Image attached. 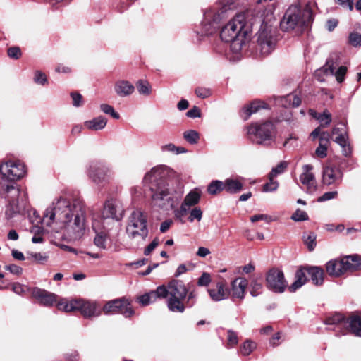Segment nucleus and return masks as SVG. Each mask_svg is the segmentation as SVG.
Returning a JSON list of instances; mask_svg holds the SVG:
<instances>
[{
	"mask_svg": "<svg viewBox=\"0 0 361 361\" xmlns=\"http://www.w3.org/2000/svg\"><path fill=\"white\" fill-rule=\"evenodd\" d=\"M85 207L80 202L71 204L65 197L55 200L44 212L42 223L51 227L59 239L80 238L85 228Z\"/></svg>",
	"mask_w": 361,
	"mask_h": 361,
	"instance_id": "nucleus-1",
	"label": "nucleus"
},
{
	"mask_svg": "<svg viewBox=\"0 0 361 361\" xmlns=\"http://www.w3.org/2000/svg\"><path fill=\"white\" fill-rule=\"evenodd\" d=\"M255 11L256 8L237 14L222 27L221 39L231 42L233 51H240L249 39L252 26L257 20Z\"/></svg>",
	"mask_w": 361,
	"mask_h": 361,
	"instance_id": "nucleus-2",
	"label": "nucleus"
},
{
	"mask_svg": "<svg viewBox=\"0 0 361 361\" xmlns=\"http://www.w3.org/2000/svg\"><path fill=\"white\" fill-rule=\"evenodd\" d=\"M276 4H272L267 7H257L255 23H261L257 32V51L266 56L276 48L277 43L276 28L273 25L275 22L274 10Z\"/></svg>",
	"mask_w": 361,
	"mask_h": 361,
	"instance_id": "nucleus-3",
	"label": "nucleus"
},
{
	"mask_svg": "<svg viewBox=\"0 0 361 361\" xmlns=\"http://www.w3.org/2000/svg\"><path fill=\"white\" fill-rule=\"evenodd\" d=\"M167 173V170L164 167L156 166L147 173L144 177V182L146 184H149L152 204L161 208L171 207L173 204L166 181Z\"/></svg>",
	"mask_w": 361,
	"mask_h": 361,
	"instance_id": "nucleus-4",
	"label": "nucleus"
},
{
	"mask_svg": "<svg viewBox=\"0 0 361 361\" xmlns=\"http://www.w3.org/2000/svg\"><path fill=\"white\" fill-rule=\"evenodd\" d=\"M315 5V2L309 1L303 10L298 4L290 5L281 21V28L284 31H290L308 26L313 20L312 8Z\"/></svg>",
	"mask_w": 361,
	"mask_h": 361,
	"instance_id": "nucleus-5",
	"label": "nucleus"
},
{
	"mask_svg": "<svg viewBox=\"0 0 361 361\" xmlns=\"http://www.w3.org/2000/svg\"><path fill=\"white\" fill-rule=\"evenodd\" d=\"M160 298L167 299V307L173 312L183 313L185 309V300L188 289L182 281L172 280L166 286L157 287Z\"/></svg>",
	"mask_w": 361,
	"mask_h": 361,
	"instance_id": "nucleus-6",
	"label": "nucleus"
},
{
	"mask_svg": "<svg viewBox=\"0 0 361 361\" xmlns=\"http://www.w3.org/2000/svg\"><path fill=\"white\" fill-rule=\"evenodd\" d=\"M148 233L147 216L140 210L133 211L126 226V233L128 238L138 243H142L145 241Z\"/></svg>",
	"mask_w": 361,
	"mask_h": 361,
	"instance_id": "nucleus-7",
	"label": "nucleus"
},
{
	"mask_svg": "<svg viewBox=\"0 0 361 361\" xmlns=\"http://www.w3.org/2000/svg\"><path fill=\"white\" fill-rule=\"evenodd\" d=\"M5 198L8 201L6 214L10 218L13 214L25 210L28 204L27 192L13 185L6 187Z\"/></svg>",
	"mask_w": 361,
	"mask_h": 361,
	"instance_id": "nucleus-8",
	"label": "nucleus"
},
{
	"mask_svg": "<svg viewBox=\"0 0 361 361\" xmlns=\"http://www.w3.org/2000/svg\"><path fill=\"white\" fill-rule=\"evenodd\" d=\"M357 258L353 255H348L341 259L329 261L326 264V270L329 275L338 277L348 271L357 270Z\"/></svg>",
	"mask_w": 361,
	"mask_h": 361,
	"instance_id": "nucleus-9",
	"label": "nucleus"
},
{
	"mask_svg": "<svg viewBox=\"0 0 361 361\" xmlns=\"http://www.w3.org/2000/svg\"><path fill=\"white\" fill-rule=\"evenodd\" d=\"M274 131V124L270 121L252 123L247 128L250 139L257 144H263L272 140Z\"/></svg>",
	"mask_w": 361,
	"mask_h": 361,
	"instance_id": "nucleus-10",
	"label": "nucleus"
},
{
	"mask_svg": "<svg viewBox=\"0 0 361 361\" xmlns=\"http://www.w3.org/2000/svg\"><path fill=\"white\" fill-rule=\"evenodd\" d=\"M266 283L269 290L277 293H283L288 287L283 272L277 268L271 269L267 272Z\"/></svg>",
	"mask_w": 361,
	"mask_h": 361,
	"instance_id": "nucleus-11",
	"label": "nucleus"
},
{
	"mask_svg": "<svg viewBox=\"0 0 361 361\" xmlns=\"http://www.w3.org/2000/svg\"><path fill=\"white\" fill-rule=\"evenodd\" d=\"M102 310L105 314L121 313L126 317H129L134 314L129 300L125 298L109 301L104 305Z\"/></svg>",
	"mask_w": 361,
	"mask_h": 361,
	"instance_id": "nucleus-12",
	"label": "nucleus"
},
{
	"mask_svg": "<svg viewBox=\"0 0 361 361\" xmlns=\"http://www.w3.org/2000/svg\"><path fill=\"white\" fill-rule=\"evenodd\" d=\"M0 172L4 179L14 181L23 177L25 168L20 161H8L0 166Z\"/></svg>",
	"mask_w": 361,
	"mask_h": 361,
	"instance_id": "nucleus-13",
	"label": "nucleus"
},
{
	"mask_svg": "<svg viewBox=\"0 0 361 361\" xmlns=\"http://www.w3.org/2000/svg\"><path fill=\"white\" fill-rule=\"evenodd\" d=\"M343 179V172L334 161H329L322 171V181L326 185H338Z\"/></svg>",
	"mask_w": 361,
	"mask_h": 361,
	"instance_id": "nucleus-14",
	"label": "nucleus"
},
{
	"mask_svg": "<svg viewBox=\"0 0 361 361\" xmlns=\"http://www.w3.org/2000/svg\"><path fill=\"white\" fill-rule=\"evenodd\" d=\"M111 175L109 167L99 163H91L87 168V176L96 184L108 182Z\"/></svg>",
	"mask_w": 361,
	"mask_h": 361,
	"instance_id": "nucleus-15",
	"label": "nucleus"
},
{
	"mask_svg": "<svg viewBox=\"0 0 361 361\" xmlns=\"http://www.w3.org/2000/svg\"><path fill=\"white\" fill-rule=\"evenodd\" d=\"M123 216V209L120 201L111 198L107 200L103 207L102 218L103 219H111L120 221Z\"/></svg>",
	"mask_w": 361,
	"mask_h": 361,
	"instance_id": "nucleus-16",
	"label": "nucleus"
},
{
	"mask_svg": "<svg viewBox=\"0 0 361 361\" xmlns=\"http://www.w3.org/2000/svg\"><path fill=\"white\" fill-rule=\"evenodd\" d=\"M78 310L85 318L97 317L102 313L100 304L94 300H78Z\"/></svg>",
	"mask_w": 361,
	"mask_h": 361,
	"instance_id": "nucleus-17",
	"label": "nucleus"
},
{
	"mask_svg": "<svg viewBox=\"0 0 361 361\" xmlns=\"http://www.w3.org/2000/svg\"><path fill=\"white\" fill-rule=\"evenodd\" d=\"M200 199V193L198 190L190 191L185 197L180 209L175 212V216L178 219H181L190 211L192 206L197 204Z\"/></svg>",
	"mask_w": 361,
	"mask_h": 361,
	"instance_id": "nucleus-18",
	"label": "nucleus"
},
{
	"mask_svg": "<svg viewBox=\"0 0 361 361\" xmlns=\"http://www.w3.org/2000/svg\"><path fill=\"white\" fill-rule=\"evenodd\" d=\"M313 166L310 164H305L302 166V173L300 176L301 183L307 188L310 192H312L317 189V183L314 175L311 172Z\"/></svg>",
	"mask_w": 361,
	"mask_h": 361,
	"instance_id": "nucleus-19",
	"label": "nucleus"
},
{
	"mask_svg": "<svg viewBox=\"0 0 361 361\" xmlns=\"http://www.w3.org/2000/svg\"><path fill=\"white\" fill-rule=\"evenodd\" d=\"M332 135L336 136L334 141L343 148V154L345 156L348 155L350 153V148L345 126L342 125L341 127H334L332 130Z\"/></svg>",
	"mask_w": 361,
	"mask_h": 361,
	"instance_id": "nucleus-20",
	"label": "nucleus"
},
{
	"mask_svg": "<svg viewBox=\"0 0 361 361\" xmlns=\"http://www.w3.org/2000/svg\"><path fill=\"white\" fill-rule=\"evenodd\" d=\"M248 285L246 279L243 277H237L231 283V294L233 298L243 300L245 297V289Z\"/></svg>",
	"mask_w": 361,
	"mask_h": 361,
	"instance_id": "nucleus-21",
	"label": "nucleus"
},
{
	"mask_svg": "<svg viewBox=\"0 0 361 361\" xmlns=\"http://www.w3.org/2000/svg\"><path fill=\"white\" fill-rule=\"evenodd\" d=\"M32 295L39 304L44 306H51L56 301L55 294L39 288H34L32 290Z\"/></svg>",
	"mask_w": 361,
	"mask_h": 361,
	"instance_id": "nucleus-22",
	"label": "nucleus"
},
{
	"mask_svg": "<svg viewBox=\"0 0 361 361\" xmlns=\"http://www.w3.org/2000/svg\"><path fill=\"white\" fill-rule=\"evenodd\" d=\"M210 298L214 302H219L226 300L229 296V290L223 281H219L214 287L207 289Z\"/></svg>",
	"mask_w": 361,
	"mask_h": 361,
	"instance_id": "nucleus-23",
	"label": "nucleus"
},
{
	"mask_svg": "<svg viewBox=\"0 0 361 361\" xmlns=\"http://www.w3.org/2000/svg\"><path fill=\"white\" fill-rule=\"evenodd\" d=\"M332 60V58L329 59L321 71L325 72L326 74L334 75L336 80L341 83L344 80V76L347 72V68L345 66H340L336 71L335 70L337 64L335 65Z\"/></svg>",
	"mask_w": 361,
	"mask_h": 361,
	"instance_id": "nucleus-24",
	"label": "nucleus"
},
{
	"mask_svg": "<svg viewBox=\"0 0 361 361\" xmlns=\"http://www.w3.org/2000/svg\"><path fill=\"white\" fill-rule=\"evenodd\" d=\"M92 228L96 233V235L94 239V245L99 249L105 250L108 238L107 232L100 230L99 221L95 219L92 220Z\"/></svg>",
	"mask_w": 361,
	"mask_h": 361,
	"instance_id": "nucleus-25",
	"label": "nucleus"
},
{
	"mask_svg": "<svg viewBox=\"0 0 361 361\" xmlns=\"http://www.w3.org/2000/svg\"><path fill=\"white\" fill-rule=\"evenodd\" d=\"M220 20L219 14L214 13L213 10H209L204 13V30L202 35H211L215 30L214 26V23H217Z\"/></svg>",
	"mask_w": 361,
	"mask_h": 361,
	"instance_id": "nucleus-26",
	"label": "nucleus"
},
{
	"mask_svg": "<svg viewBox=\"0 0 361 361\" xmlns=\"http://www.w3.org/2000/svg\"><path fill=\"white\" fill-rule=\"evenodd\" d=\"M243 178H226L224 181V190L230 194H235L241 191L243 188Z\"/></svg>",
	"mask_w": 361,
	"mask_h": 361,
	"instance_id": "nucleus-27",
	"label": "nucleus"
},
{
	"mask_svg": "<svg viewBox=\"0 0 361 361\" xmlns=\"http://www.w3.org/2000/svg\"><path fill=\"white\" fill-rule=\"evenodd\" d=\"M134 86L126 80H118L114 85V90L119 97H126L134 92Z\"/></svg>",
	"mask_w": 361,
	"mask_h": 361,
	"instance_id": "nucleus-28",
	"label": "nucleus"
},
{
	"mask_svg": "<svg viewBox=\"0 0 361 361\" xmlns=\"http://www.w3.org/2000/svg\"><path fill=\"white\" fill-rule=\"evenodd\" d=\"M107 119L104 116H98L84 122V127L90 130H101L105 128Z\"/></svg>",
	"mask_w": 361,
	"mask_h": 361,
	"instance_id": "nucleus-29",
	"label": "nucleus"
},
{
	"mask_svg": "<svg viewBox=\"0 0 361 361\" xmlns=\"http://www.w3.org/2000/svg\"><path fill=\"white\" fill-rule=\"evenodd\" d=\"M278 102L285 108L297 107L301 104V99L293 93L279 97Z\"/></svg>",
	"mask_w": 361,
	"mask_h": 361,
	"instance_id": "nucleus-30",
	"label": "nucleus"
},
{
	"mask_svg": "<svg viewBox=\"0 0 361 361\" xmlns=\"http://www.w3.org/2000/svg\"><path fill=\"white\" fill-rule=\"evenodd\" d=\"M295 278V281L288 287V290L291 293L296 291L307 282V277L302 269L296 271Z\"/></svg>",
	"mask_w": 361,
	"mask_h": 361,
	"instance_id": "nucleus-31",
	"label": "nucleus"
},
{
	"mask_svg": "<svg viewBox=\"0 0 361 361\" xmlns=\"http://www.w3.org/2000/svg\"><path fill=\"white\" fill-rule=\"evenodd\" d=\"M78 300H72L71 301L66 299H61L57 302V308L59 310L65 312H70L78 310Z\"/></svg>",
	"mask_w": 361,
	"mask_h": 361,
	"instance_id": "nucleus-32",
	"label": "nucleus"
},
{
	"mask_svg": "<svg viewBox=\"0 0 361 361\" xmlns=\"http://www.w3.org/2000/svg\"><path fill=\"white\" fill-rule=\"evenodd\" d=\"M307 272L313 283L317 285H322L324 281V271L317 267H312L307 269Z\"/></svg>",
	"mask_w": 361,
	"mask_h": 361,
	"instance_id": "nucleus-33",
	"label": "nucleus"
},
{
	"mask_svg": "<svg viewBox=\"0 0 361 361\" xmlns=\"http://www.w3.org/2000/svg\"><path fill=\"white\" fill-rule=\"evenodd\" d=\"M157 298H160L159 294L157 292V288L154 291L146 293L140 296L137 298L138 302L142 306H147L151 303L154 302Z\"/></svg>",
	"mask_w": 361,
	"mask_h": 361,
	"instance_id": "nucleus-34",
	"label": "nucleus"
},
{
	"mask_svg": "<svg viewBox=\"0 0 361 361\" xmlns=\"http://www.w3.org/2000/svg\"><path fill=\"white\" fill-rule=\"evenodd\" d=\"M349 324L350 331L355 336H361V317L355 316L350 318Z\"/></svg>",
	"mask_w": 361,
	"mask_h": 361,
	"instance_id": "nucleus-35",
	"label": "nucleus"
},
{
	"mask_svg": "<svg viewBox=\"0 0 361 361\" xmlns=\"http://www.w3.org/2000/svg\"><path fill=\"white\" fill-rule=\"evenodd\" d=\"M264 103L260 101H255L243 109L246 114L244 119L247 120L252 114L257 112L260 109L264 108Z\"/></svg>",
	"mask_w": 361,
	"mask_h": 361,
	"instance_id": "nucleus-36",
	"label": "nucleus"
},
{
	"mask_svg": "<svg viewBox=\"0 0 361 361\" xmlns=\"http://www.w3.org/2000/svg\"><path fill=\"white\" fill-rule=\"evenodd\" d=\"M222 190H224V181L221 180H212L207 187V192L212 195H217Z\"/></svg>",
	"mask_w": 361,
	"mask_h": 361,
	"instance_id": "nucleus-37",
	"label": "nucleus"
},
{
	"mask_svg": "<svg viewBox=\"0 0 361 361\" xmlns=\"http://www.w3.org/2000/svg\"><path fill=\"white\" fill-rule=\"evenodd\" d=\"M161 149L163 152H171L175 154L185 153L187 152L184 147H177L172 143L161 146Z\"/></svg>",
	"mask_w": 361,
	"mask_h": 361,
	"instance_id": "nucleus-38",
	"label": "nucleus"
},
{
	"mask_svg": "<svg viewBox=\"0 0 361 361\" xmlns=\"http://www.w3.org/2000/svg\"><path fill=\"white\" fill-rule=\"evenodd\" d=\"M287 167L288 162L286 161H282L271 169V172L269 173V176H270L271 178H276L277 176L283 173L286 170Z\"/></svg>",
	"mask_w": 361,
	"mask_h": 361,
	"instance_id": "nucleus-39",
	"label": "nucleus"
},
{
	"mask_svg": "<svg viewBox=\"0 0 361 361\" xmlns=\"http://www.w3.org/2000/svg\"><path fill=\"white\" fill-rule=\"evenodd\" d=\"M183 137L190 144H195L199 140V133L194 130H189L183 133Z\"/></svg>",
	"mask_w": 361,
	"mask_h": 361,
	"instance_id": "nucleus-40",
	"label": "nucleus"
},
{
	"mask_svg": "<svg viewBox=\"0 0 361 361\" xmlns=\"http://www.w3.org/2000/svg\"><path fill=\"white\" fill-rule=\"evenodd\" d=\"M317 121L320 123V127H326L332 121L331 114L328 111H324L317 117Z\"/></svg>",
	"mask_w": 361,
	"mask_h": 361,
	"instance_id": "nucleus-41",
	"label": "nucleus"
},
{
	"mask_svg": "<svg viewBox=\"0 0 361 361\" xmlns=\"http://www.w3.org/2000/svg\"><path fill=\"white\" fill-rule=\"evenodd\" d=\"M303 239L309 250L312 251L316 246V235L314 233L304 235Z\"/></svg>",
	"mask_w": 361,
	"mask_h": 361,
	"instance_id": "nucleus-42",
	"label": "nucleus"
},
{
	"mask_svg": "<svg viewBox=\"0 0 361 361\" xmlns=\"http://www.w3.org/2000/svg\"><path fill=\"white\" fill-rule=\"evenodd\" d=\"M137 88L139 93L141 94L149 95L151 93V87L147 81H138Z\"/></svg>",
	"mask_w": 361,
	"mask_h": 361,
	"instance_id": "nucleus-43",
	"label": "nucleus"
},
{
	"mask_svg": "<svg viewBox=\"0 0 361 361\" xmlns=\"http://www.w3.org/2000/svg\"><path fill=\"white\" fill-rule=\"evenodd\" d=\"M344 317L341 314H335L332 317H329L326 320V324L328 325H342L344 322Z\"/></svg>",
	"mask_w": 361,
	"mask_h": 361,
	"instance_id": "nucleus-44",
	"label": "nucleus"
},
{
	"mask_svg": "<svg viewBox=\"0 0 361 361\" xmlns=\"http://www.w3.org/2000/svg\"><path fill=\"white\" fill-rule=\"evenodd\" d=\"M269 182L264 185L263 191L264 192H274L277 190L279 187L278 181L275 180V178H271L270 176H268Z\"/></svg>",
	"mask_w": 361,
	"mask_h": 361,
	"instance_id": "nucleus-45",
	"label": "nucleus"
},
{
	"mask_svg": "<svg viewBox=\"0 0 361 361\" xmlns=\"http://www.w3.org/2000/svg\"><path fill=\"white\" fill-rule=\"evenodd\" d=\"M349 43L353 47H361V34L354 32L349 35Z\"/></svg>",
	"mask_w": 361,
	"mask_h": 361,
	"instance_id": "nucleus-46",
	"label": "nucleus"
},
{
	"mask_svg": "<svg viewBox=\"0 0 361 361\" xmlns=\"http://www.w3.org/2000/svg\"><path fill=\"white\" fill-rule=\"evenodd\" d=\"M100 109L104 113L110 114L115 119H118L120 117L119 114L114 111V108L107 104H102Z\"/></svg>",
	"mask_w": 361,
	"mask_h": 361,
	"instance_id": "nucleus-47",
	"label": "nucleus"
},
{
	"mask_svg": "<svg viewBox=\"0 0 361 361\" xmlns=\"http://www.w3.org/2000/svg\"><path fill=\"white\" fill-rule=\"evenodd\" d=\"M255 348V344L250 341H245L240 348V353L243 355H248Z\"/></svg>",
	"mask_w": 361,
	"mask_h": 361,
	"instance_id": "nucleus-48",
	"label": "nucleus"
},
{
	"mask_svg": "<svg viewBox=\"0 0 361 361\" xmlns=\"http://www.w3.org/2000/svg\"><path fill=\"white\" fill-rule=\"evenodd\" d=\"M291 219L295 221H306L308 219V215L305 211L298 209L293 214Z\"/></svg>",
	"mask_w": 361,
	"mask_h": 361,
	"instance_id": "nucleus-49",
	"label": "nucleus"
},
{
	"mask_svg": "<svg viewBox=\"0 0 361 361\" xmlns=\"http://www.w3.org/2000/svg\"><path fill=\"white\" fill-rule=\"evenodd\" d=\"M202 217V211L200 207H195L190 212L189 221L192 222L195 219L201 221Z\"/></svg>",
	"mask_w": 361,
	"mask_h": 361,
	"instance_id": "nucleus-50",
	"label": "nucleus"
},
{
	"mask_svg": "<svg viewBox=\"0 0 361 361\" xmlns=\"http://www.w3.org/2000/svg\"><path fill=\"white\" fill-rule=\"evenodd\" d=\"M195 94L198 97L205 99L212 94V92L208 88L199 87L196 88Z\"/></svg>",
	"mask_w": 361,
	"mask_h": 361,
	"instance_id": "nucleus-51",
	"label": "nucleus"
},
{
	"mask_svg": "<svg viewBox=\"0 0 361 361\" xmlns=\"http://www.w3.org/2000/svg\"><path fill=\"white\" fill-rule=\"evenodd\" d=\"M211 282V276L207 272H204L198 279V286H207Z\"/></svg>",
	"mask_w": 361,
	"mask_h": 361,
	"instance_id": "nucleus-52",
	"label": "nucleus"
},
{
	"mask_svg": "<svg viewBox=\"0 0 361 361\" xmlns=\"http://www.w3.org/2000/svg\"><path fill=\"white\" fill-rule=\"evenodd\" d=\"M187 300H185V307H192L195 304V299L197 297V293L195 290H192V291H190V292H188V295H187Z\"/></svg>",
	"mask_w": 361,
	"mask_h": 361,
	"instance_id": "nucleus-53",
	"label": "nucleus"
},
{
	"mask_svg": "<svg viewBox=\"0 0 361 361\" xmlns=\"http://www.w3.org/2000/svg\"><path fill=\"white\" fill-rule=\"evenodd\" d=\"M7 54L10 58L18 59L21 56V51L20 48L13 47L8 49Z\"/></svg>",
	"mask_w": 361,
	"mask_h": 361,
	"instance_id": "nucleus-54",
	"label": "nucleus"
},
{
	"mask_svg": "<svg viewBox=\"0 0 361 361\" xmlns=\"http://www.w3.org/2000/svg\"><path fill=\"white\" fill-rule=\"evenodd\" d=\"M34 80L36 83L44 85L47 82V79L45 74L42 73L41 71H37L35 72Z\"/></svg>",
	"mask_w": 361,
	"mask_h": 361,
	"instance_id": "nucleus-55",
	"label": "nucleus"
},
{
	"mask_svg": "<svg viewBox=\"0 0 361 361\" xmlns=\"http://www.w3.org/2000/svg\"><path fill=\"white\" fill-rule=\"evenodd\" d=\"M5 269L9 271L11 274L15 275H20L23 272V269L16 264H8L5 266Z\"/></svg>",
	"mask_w": 361,
	"mask_h": 361,
	"instance_id": "nucleus-56",
	"label": "nucleus"
},
{
	"mask_svg": "<svg viewBox=\"0 0 361 361\" xmlns=\"http://www.w3.org/2000/svg\"><path fill=\"white\" fill-rule=\"evenodd\" d=\"M260 220L265 221L268 223L272 221L271 217L270 216L262 214H256L250 217V221L252 222H256Z\"/></svg>",
	"mask_w": 361,
	"mask_h": 361,
	"instance_id": "nucleus-57",
	"label": "nucleus"
},
{
	"mask_svg": "<svg viewBox=\"0 0 361 361\" xmlns=\"http://www.w3.org/2000/svg\"><path fill=\"white\" fill-rule=\"evenodd\" d=\"M321 134V137L320 139L322 140H326L328 139L329 135L328 133L326 132H323L321 133V130H320V127H318L317 128H315L311 133V136L314 139L316 138L317 137H318L319 135Z\"/></svg>",
	"mask_w": 361,
	"mask_h": 361,
	"instance_id": "nucleus-58",
	"label": "nucleus"
},
{
	"mask_svg": "<svg viewBox=\"0 0 361 361\" xmlns=\"http://www.w3.org/2000/svg\"><path fill=\"white\" fill-rule=\"evenodd\" d=\"M71 96L73 99V105L74 106H80L82 104V97L79 93H71Z\"/></svg>",
	"mask_w": 361,
	"mask_h": 361,
	"instance_id": "nucleus-59",
	"label": "nucleus"
},
{
	"mask_svg": "<svg viewBox=\"0 0 361 361\" xmlns=\"http://www.w3.org/2000/svg\"><path fill=\"white\" fill-rule=\"evenodd\" d=\"M327 147L322 144L319 143V147L316 149L315 154L317 157L320 158H324L326 156Z\"/></svg>",
	"mask_w": 361,
	"mask_h": 361,
	"instance_id": "nucleus-60",
	"label": "nucleus"
},
{
	"mask_svg": "<svg viewBox=\"0 0 361 361\" xmlns=\"http://www.w3.org/2000/svg\"><path fill=\"white\" fill-rule=\"evenodd\" d=\"M159 240L158 238H154L152 242L145 249L144 254L149 255L159 245Z\"/></svg>",
	"mask_w": 361,
	"mask_h": 361,
	"instance_id": "nucleus-61",
	"label": "nucleus"
},
{
	"mask_svg": "<svg viewBox=\"0 0 361 361\" xmlns=\"http://www.w3.org/2000/svg\"><path fill=\"white\" fill-rule=\"evenodd\" d=\"M262 288V284L258 283L256 281H253L251 284L250 294L254 297L257 296L259 294Z\"/></svg>",
	"mask_w": 361,
	"mask_h": 361,
	"instance_id": "nucleus-62",
	"label": "nucleus"
},
{
	"mask_svg": "<svg viewBox=\"0 0 361 361\" xmlns=\"http://www.w3.org/2000/svg\"><path fill=\"white\" fill-rule=\"evenodd\" d=\"M338 195V192L336 191H330L325 192L322 196H321L319 199V202H324L326 200H329L331 199L335 198Z\"/></svg>",
	"mask_w": 361,
	"mask_h": 361,
	"instance_id": "nucleus-63",
	"label": "nucleus"
},
{
	"mask_svg": "<svg viewBox=\"0 0 361 361\" xmlns=\"http://www.w3.org/2000/svg\"><path fill=\"white\" fill-rule=\"evenodd\" d=\"M237 343H238V337H237L236 334L234 331L229 330L228 331V345H230L231 346H233V345H236Z\"/></svg>",
	"mask_w": 361,
	"mask_h": 361,
	"instance_id": "nucleus-64",
	"label": "nucleus"
}]
</instances>
